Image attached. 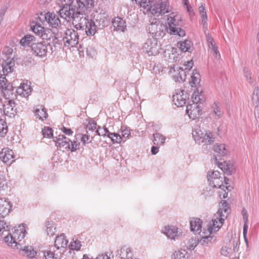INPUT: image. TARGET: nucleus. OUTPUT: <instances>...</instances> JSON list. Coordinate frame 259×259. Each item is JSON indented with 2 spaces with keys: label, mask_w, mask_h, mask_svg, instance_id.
I'll return each mask as SVG.
<instances>
[{
  "label": "nucleus",
  "mask_w": 259,
  "mask_h": 259,
  "mask_svg": "<svg viewBox=\"0 0 259 259\" xmlns=\"http://www.w3.org/2000/svg\"><path fill=\"white\" fill-rule=\"evenodd\" d=\"M56 4L60 8L58 13L62 18L67 22L72 20V24L76 29L84 30L87 35H91L88 31L91 22V18L89 19L88 15L89 11L82 12L69 7V5L71 4L70 0H59L56 1Z\"/></svg>",
  "instance_id": "1"
},
{
  "label": "nucleus",
  "mask_w": 259,
  "mask_h": 259,
  "mask_svg": "<svg viewBox=\"0 0 259 259\" xmlns=\"http://www.w3.org/2000/svg\"><path fill=\"white\" fill-rule=\"evenodd\" d=\"M133 1L134 0H132ZM144 14L159 17L170 12L171 8L168 0H135Z\"/></svg>",
  "instance_id": "2"
},
{
  "label": "nucleus",
  "mask_w": 259,
  "mask_h": 259,
  "mask_svg": "<svg viewBox=\"0 0 259 259\" xmlns=\"http://www.w3.org/2000/svg\"><path fill=\"white\" fill-rule=\"evenodd\" d=\"M110 22V19L108 14L102 11H96L93 13L91 17L90 28L88 29V34L94 35L98 29H101L107 27Z\"/></svg>",
  "instance_id": "3"
},
{
  "label": "nucleus",
  "mask_w": 259,
  "mask_h": 259,
  "mask_svg": "<svg viewBox=\"0 0 259 259\" xmlns=\"http://www.w3.org/2000/svg\"><path fill=\"white\" fill-rule=\"evenodd\" d=\"M192 136L196 143L206 149L208 145L214 141L213 135L209 131H206L200 124H196L192 130Z\"/></svg>",
  "instance_id": "4"
},
{
  "label": "nucleus",
  "mask_w": 259,
  "mask_h": 259,
  "mask_svg": "<svg viewBox=\"0 0 259 259\" xmlns=\"http://www.w3.org/2000/svg\"><path fill=\"white\" fill-rule=\"evenodd\" d=\"M25 226L19 225L18 228L15 229L12 234H10L5 237V240L8 245L18 249L19 244L17 243V241L22 240L25 237Z\"/></svg>",
  "instance_id": "5"
},
{
  "label": "nucleus",
  "mask_w": 259,
  "mask_h": 259,
  "mask_svg": "<svg viewBox=\"0 0 259 259\" xmlns=\"http://www.w3.org/2000/svg\"><path fill=\"white\" fill-rule=\"evenodd\" d=\"M226 217V215L223 214L222 211L218 210L208 223L207 230L205 231L209 234L218 231L224 223V217Z\"/></svg>",
  "instance_id": "6"
},
{
  "label": "nucleus",
  "mask_w": 259,
  "mask_h": 259,
  "mask_svg": "<svg viewBox=\"0 0 259 259\" xmlns=\"http://www.w3.org/2000/svg\"><path fill=\"white\" fill-rule=\"evenodd\" d=\"M208 181L210 187L215 188H221L225 182L228 184L229 179L226 177H222L221 173L218 170L209 171L207 174Z\"/></svg>",
  "instance_id": "7"
},
{
  "label": "nucleus",
  "mask_w": 259,
  "mask_h": 259,
  "mask_svg": "<svg viewBox=\"0 0 259 259\" xmlns=\"http://www.w3.org/2000/svg\"><path fill=\"white\" fill-rule=\"evenodd\" d=\"M148 30L153 37L157 38L162 37L165 35L166 31L167 32L166 26L157 19H154L151 22Z\"/></svg>",
  "instance_id": "8"
},
{
  "label": "nucleus",
  "mask_w": 259,
  "mask_h": 259,
  "mask_svg": "<svg viewBox=\"0 0 259 259\" xmlns=\"http://www.w3.org/2000/svg\"><path fill=\"white\" fill-rule=\"evenodd\" d=\"M39 20L41 23L46 22L49 26L55 28L61 27V23L58 15L53 13L47 12L41 13L38 17Z\"/></svg>",
  "instance_id": "9"
},
{
  "label": "nucleus",
  "mask_w": 259,
  "mask_h": 259,
  "mask_svg": "<svg viewBox=\"0 0 259 259\" xmlns=\"http://www.w3.org/2000/svg\"><path fill=\"white\" fill-rule=\"evenodd\" d=\"M63 40L65 46L74 47L78 42V35L73 29H68L65 33L64 36L61 41Z\"/></svg>",
  "instance_id": "10"
},
{
  "label": "nucleus",
  "mask_w": 259,
  "mask_h": 259,
  "mask_svg": "<svg viewBox=\"0 0 259 259\" xmlns=\"http://www.w3.org/2000/svg\"><path fill=\"white\" fill-rule=\"evenodd\" d=\"M59 0H57L58 1ZM71 4L69 7L75 8L74 10H80L82 12L90 11V9L94 5V0H70Z\"/></svg>",
  "instance_id": "11"
},
{
  "label": "nucleus",
  "mask_w": 259,
  "mask_h": 259,
  "mask_svg": "<svg viewBox=\"0 0 259 259\" xmlns=\"http://www.w3.org/2000/svg\"><path fill=\"white\" fill-rule=\"evenodd\" d=\"M157 38L152 37L148 39L143 46V51L148 56L156 55L158 53Z\"/></svg>",
  "instance_id": "12"
},
{
  "label": "nucleus",
  "mask_w": 259,
  "mask_h": 259,
  "mask_svg": "<svg viewBox=\"0 0 259 259\" xmlns=\"http://www.w3.org/2000/svg\"><path fill=\"white\" fill-rule=\"evenodd\" d=\"M202 108V105H201V104L189 103L187 106L186 113L190 118L195 119L201 115Z\"/></svg>",
  "instance_id": "13"
},
{
  "label": "nucleus",
  "mask_w": 259,
  "mask_h": 259,
  "mask_svg": "<svg viewBox=\"0 0 259 259\" xmlns=\"http://www.w3.org/2000/svg\"><path fill=\"white\" fill-rule=\"evenodd\" d=\"M185 91L182 90H177L172 96L173 102L178 107H182L186 103L188 97Z\"/></svg>",
  "instance_id": "14"
},
{
  "label": "nucleus",
  "mask_w": 259,
  "mask_h": 259,
  "mask_svg": "<svg viewBox=\"0 0 259 259\" xmlns=\"http://www.w3.org/2000/svg\"><path fill=\"white\" fill-rule=\"evenodd\" d=\"M31 51L33 54L39 57H43L47 55L48 48L44 42L33 43L31 45Z\"/></svg>",
  "instance_id": "15"
},
{
  "label": "nucleus",
  "mask_w": 259,
  "mask_h": 259,
  "mask_svg": "<svg viewBox=\"0 0 259 259\" xmlns=\"http://www.w3.org/2000/svg\"><path fill=\"white\" fill-rule=\"evenodd\" d=\"M162 232L168 238L171 239H175L182 235V232L176 226H165L162 230Z\"/></svg>",
  "instance_id": "16"
},
{
  "label": "nucleus",
  "mask_w": 259,
  "mask_h": 259,
  "mask_svg": "<svg viewBox=\"0 0 259 259\" xmlns=\"http://www.w3.org/2000/svg\"><path fill=\"white\" fill-rule=\"evenodd\" d=\"M12 204L8 198H0V217L5 218L11 210Z\"/></svg>",
  "instance_id": "17"
},
{
  "label": "nucleus",
  "mask_w": 259,
  "mask_h": 259,
  "mask_svg": "<svg viewBox=\"0 0 259 259\" xmlns=\"http://www.w3.org/2000/svg\"><path fill=\"white\" fill-rule=\"evenodd\" d=\"M15 103L12 100L5 101V107L4 108V116L6 115L10 117H14L16 113Z\"/></svg>",
  "instance_id": "18"
},
{
  "label": "nucleus",
  "mask_w": 259,
  "mask_h": 259,
  "mask_svg": "<svg viewBox=\"0 0 259 259\" xmlns=\"http://www.w3.org/2000/svg\"><path fill=\"white\" fill-rule=\"evenodd\" d=\"M14 158V152L8 148H3L0 153V159L7 164H11Z\"/></svg>",
  "instance_id": "19"
},
{
  "label": "nucleus",
  "mask_w": 259,
  "mask_h": 259,
  "mask_svg": "<svg viewBox=\"0 0 259 259\" xmlns=\"http://www.w3.org/2000/svg\"><path fill=\"white\" fill-rule=\"evenodd\" d=\"M167 25H166L167 32L169 33L171 29L178 27L179 19L174 13H171L167 17Z\"/></svg>",
  "instance_id": "20"
},
{
  "label": "nucleus",
  "mask_w": 259,
  "mask_h": 259,
  "mask_svg": "<svg viewBox=\"0 0 259 259\" xmlns=\"http://www.w3.org/2000/svg\"><path fill=\"white\" fill-rule=\"evenodd\" d=\"M39 16H37L35 18V20H33L30 22V27L32 30L36 33L37 35L39 36L43 33V31L45 30V28L42 26L44 24L45 22L41 23L39 21L38 19Z\"/></svg>",
  "instance_id": "21"
},
{
  "label": "nucleus",
  "mask_w": 259,
  "mask_h": 259,
  "mask_svg": "<svg viewBox=\"0 0 259 259\" xmlns=\"http://www.w3.org/2000/svg\"><path fill=\"white\" fill-rule=\"evenodd\" d=\"M54 141L56 142V145L59 147L67 149L69 146V142L71 140L63 135H59L58 137H53Z\"/></svg>",
  "instance_id": "22"
},
{
  "label": "nucleus",
  "mask_w": 259,
  "mask_h": 259,
  "mask_svg": "<svg viewBox=\"0 0 259 259\" xmlns=\"http://www.w3.org/2000/svg\"><path fill=\"white\" fill-rule=\"evenodd\" d=\"M191 231L195 234H200L202 228V221L199 218H193L190 221Z\"/></svg>",
  "instance_id": "23"
},
{
  "label": "nucleus",
  "mask_w": 259,
  "mask_h": 259,
  "mask_svg": "<svg viewBox=\"0 0 259 259\" xmlns=\"http://www.w3.org/2000/svg\"><path fill=\"white\" fill-rule=\"evenodd\" d=\"M113 30L124 32L126 29L125 21L120 17L115 18L112 21Z\"/></svg>",
  "instance_id": "24"
},
{
  "label": "nucleus",
  "mask_w": 259,
  "mask_h": 259,
  "mask_svg": "<svg viewBox=\"0 0 259 259\" xmlns=\"http://www.w3.org/2000/svg\"><path fill=\"white\" fill-rule=\"evenodd\" d=\"M68 240L66 238L64 234H61L56 237L55 241V247L58 250L61 248H65L67 246Z\"/></svg>",
  "instance_id": "25"
},
{
  "label": "nucleus",
  "mask_w": 259,
  "mask_h": 259,
  "mask_svg": "<svg viewBox=\"0 0 259 259\" xmlns=\"http://www.w3.org/2000/svg\"><path fill=\"white\" fill-rule=\"evenodd\" d=\"M31 92V89L30 85L27 83H21L20 85L16 90L17 94L24 97H28Z\"/></svg>",
  "instance_id": "26"
},
{
  "label": "nucleus",
  "mask_w": 259,
  "mask_h": 259,
  "mask_svg": "<svg viewBox=\"0 0 259 259\" xmlns=\"http://www.w3.org/2000/svg\"><path fill=\"white\" fill-rule=\"evenodd\" d=\"M205 33L209 48L211 49L213 55L215 56L216 58H217L218 57H220V54L218 50V48L215 46V43L213 38L211 37L209 33L206 34V32Z\"/></svg>",
  "instance_id": "27"
},
{
  "label": "nucleus",
  "mask_w": 259,
  "mask_h": 259,
  "mask_svg": "<svg viewBox=\"0 0 259 259\" xmlns=\"http://www.w3.org/2000/svg\"><path fill=\"white\" fill-rule=\"evenodd\" d=\"M118 255L121 259H132L133 256L132 249L130 247L123 246L118 252Z\"/></svg>",
  "instance_id": "28"
},
{
  "label": "nucleus",
  "mask_w": 259,
  "mask_h": 259,
  "mask_svg": "<svg viewBox=\"0 0 259 259\" xmlns=\"http://www.w3.org/2000/svg\"><path fill=\"white\" fill-rule=\"evenodd\" d=\"M14 61L10 58L4 60L2 63L3 71L4 74L7 75L11 73L14 69Z\"/></svg>",
  "instance_id": "29"
},
{
  "label": "nucleus",
  "mask_w": 259,
  "mask_h": 259,
  "mask_svg": "<svg viewBox=\"0 0 259 259\" xmlns=\"http://www.w3.org/2000/svg\"><path fill=\"white\" fill-rule=\"evenodd\" d=\"M219 167L227 175H231L234 171L235 169L233 165L229 162L224 161L219 164Z\"/></svg>",
  "instance_id": "30"
},
{
  "label": "nucleus",
  "mask_w": 259,
  "mask_h": 259,
  "mask_svg": "<svg viewBox=\"0 0 259 259\" xmlns=\"http://www.w3.org/2000/svg\"><path fill=\"white\" fill-rule=\"evenodd\" d=\"M23 251L26 254L27 257L30 259H40L41 254L40 255L37 254L36 251L34 250L32 246H25Z\"/></svg>",
  "instance_id": "31"
},
{
  "label": "nucleus",
  "mask_w": 259,
  "mask_h": 259,
  "mask_svg": "<svg viewBox=\"0 0 259 259\" xmlns=\"http://www.w3.org/2000/svg\"><path fill=\"white\" fill-rule=\"evenodd\" d=\"M40 254H41L42 259H60L61 255V253L59 254L58 253H56L55 250L52 249L47 252L45 251L39 252V255Z\"/></svg>",
  "instance_id": "32"
},
{
  "label": "nucleus",
  "mask_w": 259,
  "mask_h": 259,
  "mask_svg": "<svg viewBox=\"0 0 259 259\" xmlns=\"http://www.w3.org/2000/svg\"><path fill=\"white\" fill-rule=\"evenodd\" d=\"M252 102L255 106L254 112L259 114V89L258 87L254 88L252 96Z\"/></svg>",
  "instance_id": "33"
},
{
  "label": "nucleus",
  "mask_w": 259,
  "mask_h": 259,
  "mask_svg": "<svg viewBox=\"0 0 259 259\" xmlns=\"http://www.w3.org/2000/svg\"><path fill=\"white\" fill-rule=\"evenodd\" d=\"M204 232H202L201 237L199 240V243L202 245H208L209 243H211V240L214 237L213 235L208 234V232L205 231L204 229Z\"/></svg>",
  "instance_id": "34"
},
{
  "label": "nucleus",
  "mask_w": 259,
  "mask_h": 259,
  "mask_svg": "<svg viewBox=\"0 0 259 259\" xmlns=\"http://www.w3.org/2000/svg\"><path fill=\"white\" fill-rule=\"evenodd\" d=\"M153 139L152 140V142L154 145L158 146L164 145L166 138L161 133H156L155 134H153Z\"/></svg>",
  "instance_id": "35"
},
{
  "label": "nucleus",
  "mask_w": 259,
  "mask_h": 259,
  "mask_svg": "<svg viewBox=\"0 0 259 259\" xmlns=\"http://www.w3.org/2000/svg\"><path fill=\"white\" fill-rule=\"evenodd\" d=\"M174 77L176 81H184L186 78V72L182 67H179Z\"/></svg>",
  "instance_id": "36"
},
{
  "label": "nucleus",
  "mask_w": 259,
  "mask_h": 259,
  "mask_svg": "<svg viewBox=\"0 0 259 259\" xmlns=\"http://www.w3.org/2000/svg\"><path fill=\"white\" fill-rule=\"evenodd\" d=\"M204 97L203 95L198 92H194L192 96V103L203 105Z\"/></svg>",
  "instance_id": "37"
},
{
  "label": "nucleus",
  "mask_w": 259,
  "mask_h": 259,
  "mask_svg": "<svg viewBox=\"0 0 259 259\" xmlns=\"http://www.w3.org/2000/svg\"><path fill=\"white\" fill-rule=\"evenodd\" d=\"M34 41L35 37L33 35H26L21 39L20 44L22 46H28L31 45Z\"/></svg>",
  "instance_id": "38"
},
{
  "label": "nucleus",
  "mask_w": 259,
  "mask_h": 259,
  "mask_svg": "<svg viewBox=\"0 0 259 259\" xmlns=\"http://www.w3.org/2000/svg\"><path fill=\"white\" fill-rule=\"evenodd\" d=\"M211 109L212 112L217 118H220L223 114V112L221 110L220 103L215 101L212 104Z\"/></svg>",
  "instance_id": "39"
},
{
  "label": "nucleus",
  "mask_w": 259,
  "mask_h": 259,
  "mask_svg": "<svg viewBox=\"0 0 259 259\" xmlns=\"http://www.w3.org/2000/svg\"><path fill=\"white\" fill-rule=\"evenodd\" d=\"M213 150L218 153L220 156H222L226 155L228 152L226 145L224 144H216L213 147Z\"/></svg>",
  "instance_id": "40"
},
{
  "label": "nucleus",
  "mask_w": 259,
  "mask_h": 259,
  "mask_svg": "<svg viewBox=\"0 0 259 259\" xmlns=\"http://www.w3.org/2000/svg\"><path fill=\"white\" fill-rule=\"evenodd\" d=\"M171 259H187L188 254L185 250L176 251L171 255Z\"/></svg>",
  "instance_id": "41"
},
{
  "label": "nucleus",
  "mask_w": 259,
  "mask_h": 259,
  "mask_svg": "<svg viewBox=\"0 0 259 259\" xmlns=\"http://www.w3.org/2000/svg\"><path fill=\"white\" fill-rule=\"evenodd\" d=\"M34 113L36 117L41 120L46 119L48 117L47 110L45 108L36 109Z\"/></svg>",
  "instance_id": "42"
},
{
  "label": "nucleus",
  "mask_w": 259,
  "mask_h": 259,
  "mask_svg": "<svg viewBox=\"0 0 259 259\" xmlns=\"http://www.w3.org/2000/svg\"><path fill=\"white\" fill-rule=\"evenodd\" d=\"M220 208L218 210L222 211L223 214H226V217H224V220L226 219L230 213V210L229 209V206L228 204L225 200H222L221 202V205L220 206Z\"/></svg>",
  "instance_id": "43"
},
{
  "label": "nucleus",
  "mask_w": 259,
  "mask_h": 259,
  "mask_svg": "<svg viewBox=\"0 0 259 259\" xmlns=\"http://www.w3.org/2000/svg\"><path fill=\"white\" fill-rule=\"evenodd\" d=\"M0 88L5 91H9L12 88L10 82H8L5 77L0 76Z\"/></svg>",
  "instance_id": "44"
},
{
  "label": "nucleus",
  "mask_w": 259,
  "mask_h": 259,
  "mask_svg": "<svg viewBox=\"0 0 259 259\" xmlns=\"http://www.w3.org/2000/svg\"><path fill=\"white\" fill-rule=\"evenodd\" d=\"M191 46L192 43L190 40H185V41L180 43L179 48L182 51L184 52H190Z\"/></svg>",
  "instance_id": "45"
},
{
  "label": "nucleus",
  "mask_w": 259,
  "mask_h": 259,
  "mask_svg": "<svg viewBox=\"0 0 259 259\" xmlns=\"http://www.w3.org/2000/svg\"><path fill=\"white\" fill-rule=\"evenodd\" d=\"M8 132V126L5 119L0 118V137H3Z\"/></svg>",
  "instance_id": "46"
},
{
  "label": "nucleus",
  "mask_w": 259,
  "mask_h": 259,
  "mask_svg": "<svg viewBox=\"0 0 259 259\" xmlns=\"http://www.w3.org/2000/svg\"><path fill=\"white\" fill-rule=\"evenodd\" d=\"M46 232L47 235L49 236H53L56 230V228L54 226V223L53 222H48L46 224Z\"/></svg>",
  "instance_id": "47"
},
{
  "label": "nucleus",
  "mask_w": 259,
  "mask_h": 259,
  "mask_svg": "<svg viewBox=\"0 0 259 259\" xmlns=\"http://www.w3.org/2000/svg\"><path fill=\"white\" fill-rule=\"evenodd\" d=\"M108 137L111 139L113 143H120L122 140L121 136L117 133H109Z\"/></svg>",
  "instance_id": "48"
},
{
  "label": "nucleus",
  "mask_w": 259,
  "mask_h": 259,
  "mask_svg": "<svg viewBox=\"0 0 259 259\" xmlns=\"http://www.w3.org/2000/svg\"><path fill=\"white\" fill-rule=\"evenodd\" d=\"M200 74L197 70L195 69L194 70L191 76L192 83L194 85L199 83L200 80Z\"/></svg>",
  "instance_id": "49"
},
{
  "label": "nucleus",
  "mask_w": 259,
  "mask_h": 259,
  "mask_svg": "<svg viewBox=\"0 0 259 259\" xmlns=\"http://www.w3.org/2000/svg\"><path fill=\"white\" fill-rule=\"evenodd\" d=\"M169 33L173 35H178L181 37H183L186 34L185 30L179 27L171 29V31H169Z\"/></svg>",
  "instance_id": "50"
},
{
  "label": "nucleus",
  "mask_w": 259,
  "mask_h": 259,
  "mask_svg": "<svg viewBox=\"0 0 259 259\" xmlns=\"http://www.w3.org/2000/svg\"><path fill=\"white\" fill-rule=\"evenodd\" d=\"M81 246V242L77 239L73 240V241L71 242L69 247L71 250H79Z\"/></svg>",
  "instance_id": "51"
},
{
  "label": "nucleus",
  "mask_w": 259,
  "mask_h": 259,
  "mask_svg": "<svg viewBox=\"0 0 259 259\" xmlns=\"http://www.w3.org/2000/svg\"><path fill=\"white\" fill-rule=\"evenodd\" d=\"M42 134L44 138H51L53 137L52 129L48 126H45L42 128Z\"/></svg>",
  "instance_id": "52"
},
{
  "label": "nucleus",
  "mask_w": 259,
  "mask_h": 259,
  "mask_svg": "<svg viewBox=\"0 0 259 259\" xmlns=\"http://www.w3.org/2000/svg\"><path fill=\"white\" fill-rule=\"evenodd\" d=\"M8 188L5 176L0 174V191H4Z\"/></svg>",
  "instance_id": "53"
},
{
  "label": "nucleus",
  "mask_w": 259,
  "mask_h": 259,
  "mask_svg": "<svg viewBox=\"0 0 259 259\" xmlns=\"http://www.w3.org/2000/svg\"><path fill=\"white\" fill-rule=\"evenodd\" d=\"M10 226L5 221L4 219L0 217V232L2 231H9L10 230Z\"/></svg>",
  "instance_id": "54"
},
{
  "label": "nucleus",
  "mask_w": 259,
  "mask_h": 259,
  "mask_svg": "<svg viewBox=\"0 0 259 259\" xmlns=\"http://www.w3.org/2000/svg\"><path fill=\"white\" fill-rule=\"evenodd\" d=\"M97 124L93 120H90L88 123L86 125V131L87 133H88L89 131L93 132L96 130Z\"/></svg>",
  "instance_id": "55"
},
{
  "label": "nucleus",
  "mask_w": 259,
  "mask_h": 259,
  "mask_svg": "<svg viewBox=\"0 0 259 259\" xmlns=\"http://www.w3.org/2000/svg\"><path fill=\"white\" fill-rule=\"evenodd\" d=\"M201 19V23L203 25V28L204 29V32L207 29V17L206 15V13H204L203 14H200Z\"/></svg>",
  "instance_id": "56"
},
{
  "label": "nucleus",
  "mask_w": 259,
  "mask_h": 259,
  "mask_svg": "<svg viewBox=\"0 0 259 259\" xmlns=\"http://www.w3.org/2000/svg\"><path fill=\"white\" fill-rule=\"evenodd\" d=\"M52 33L51 30L48 29L47 30H45L43 31V33H42L41 34L39 35V36L41 37L42 39L48 40L50 39V37L52 36Z\"/></svg>",
  "instance_id": "57"
},
{
  "label": "nucleus",
  "mask_w": 259,
  "mask_h": 259,
  "mask_svg": "<svg viewBox=\"0 0 259 259\" xmlns=\"http://www.w3.org/2000/svg\"><path fill=\"white\" fill-rule=\"evenodd\" d=\"M121 133L123 138L125 140L130 138L131 137V133L130 131L126 127H121Z\"/></svg>",
  "instance_id": "58"
},
{
  "label": "nucleus",
  "mask_w": 259,
  "mask_h": 259,
  "mask_svg": "<svg viewBox=\"0 0 259 259\" xmlns=\"http://www.w3.org/2000/svg\"><path fill=\"white\" fill-rule=\"evenodd\" d=\"M70 142L71 144L70 145L69 144V146L67 149L70 150L71 152H74L77 150V147H78L79 143H78L76 141H71Z\"/></svg>",
  "instance_id": "59"
},
{
  "label": "nucleus",
  "mask_w": 259,
  "mask_h": 259,
  "mask_svg": "<svg viewBox=\"0 0 259 259\" xmlns=\"http://www.w3.org/2000/svg\"><path fill=\"white\" fill-rule=\"evenodd\" d=\"M231 250V249L230 248H229L226 246L223 247L221 251V254L225 256H227L229 255Z\"/></svg>",
  "instance_id": "60"
},
{
  "label": "nucleus",
  "mask_w": 259,
  "mask_h": 259,
  "mask_svg": "<svg viewBox=\"0 0 259 259\" xmlns=\"http://www.w3.org/2000/svg\"><path fill=\"white\" fill-rule=\"evenodd\" d=\"M87 53L88 56L92 57H94L96 54V50L92 47H88L87 48Z\"/></svg>",
  "instance_id": "61"
},
{
  "label": "nucleus",
  "mask_w": 259,
  "mask_h": 259,
  "mask_svg": "<svg viewBox=\"0 0 259 259\" xmlns=\"http://www.w3.org/2000/svg\"><path fill=\"white\" fill-rule=\"evenodd\" d=\"M243 73L245 77L247 80H250L251 79V74L248 69L246 68L243 69Z\"/></svg>",
  "instance_id": "62"
},
{
  "label": "nucleus",
  "mask_w": 259,
  "mask_h": 259,
  "mask_svg": "<svg viewBox=\"0 0 259 259\" xmlns=\"http://www.w3.org/2000/svg\"><path fill=\"white\" fill-rule=\"evenodd\" d=\"M5 107V102L3 101L2 98L0 97V118L4 117V108Z\"/></svg>",
  "instance_id": "63"
},
{
  "label": "nucleus",
  "mask_w": 259,
  "mask_h": 259,
  "mask_svg": "<svg viewBox=\"0 0 259 259\" xmlns=\"http://www.w3.org/2000/svg\"><path fill=\"white\" fill-rule=\"evenodd\" d=\"M95 133L100 136H105V131L103 128L99 126L98 128L95 131Z\"/></svg>",
  "instance_id": "64"
}]
</instances>
